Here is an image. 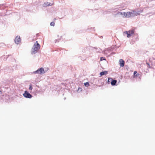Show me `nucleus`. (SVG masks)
Instances as JSON below:
<instances>
[{"label": "nucleus", "instance_id": "f257e3e1", "mask_svg": "<svg viewBox=\"0 0 155 155\" xmlns=\"http://www.w3.org/2000/svg\"><path fill=\"white\" fill-rule=\"evenodd\" d=\"M40 48V45L38 43L37 41H36L33 47H32L31 53V54H33L37 52V51Z\"/></svg>", "mask_w": 155, "mask_h": 155}, {"label": "nucleus", "instance_id": "f03ea898", "mask_svg": "<svg viewBox=\"0 0 155 155\" xmlns=\"http://www.w3.org/2000/svg\"><path fill=\"white\" fill-rule=\"evenodd\" d=\"M45 71L44 68H41L38 69L37 70L33 72V73L34 74H39L41 75L45 73Z\"/></svg>", "mask_w": 155, "mask_h": 155}, {"label": "nucleus", "instance_id": "7ed1b4c3", "mask_svg": "<svg viewBox=\"0 0 155 155\" xmlns=\"http://www.w3.org/2000/svg\"><path fill=\"white\" fill-rule=\"evenodd\" d=\"M23 95L25 97L27 98L30 99L32 97V95L27 91H25L24 93L23 94Z\"/></svg>", "mask_w": 155, "mask_h": 155}, {"label": "nucleus", "instance_id": "20e7f679", "mask_svg": "<svg viewBox=\"0 0 155 155\" xmlns=\"http://www.w3.org/2000/svg\"><path fill=\"white\" fill-rule=\"evenodd\" d=\"M134 30L132 29L131 30H130L128 31H124V33L126 34L127 35V37L129 38L130 37V36L132 34H134Z\"/></svg>", "mask_w": 155, "mask_h": 155}, {"label": "nucleus", "instance_id": "39448f33", "mask_svg": "<svg viewBox=\"0 0 155 155\" xmlns=\"http://www.w3.org/2000/svg\"><path fill=\"white\" fill-rule=\"evenodd\" d=\"M134 12H125V14H124V17H129L131 16H134L135 15H136L134 14Z\"/></svg>", "mask_w": 155, "mask_h": 155}, {"label": "nucleus", "instance_id": "423d86ee", "mask_svg": "<svg viewBox=\"0 0 155 155\" xmlns=\"http://www.w3.org/2000/svg\"><path fill=\"white\" fill-rule=\"evenodd\" d=\"M15 43L17 45H18L21 42V38L20 36H17L15 39Z\"/></svg>", "mask_w": 155, "mask_h": 155}, {"label": "nucleus", "instance_id": "0eeeda50", "mask_svg": "<svg viewBox=\"0 0 155 155\" xmlns=\"http://www.w3.org/2000/svg\"><path fill=\"white\" fill-rule=\"evenodd\" d=\"M119 64L120 67H123L124 65L125 62L122 59H120L119 61Z\"/></svg>", "mask_w": 155, "mask_h": 155}, {"label": "nucleus", "instance_id": "6e6552de", "mask_svg": "<svg viewBox=\"0 0 155 155\" xmlns=\"http://www.w3.org/2000/svg\"><path fill=\"white\" fill-rule=\"evenodd\" d=\"M117 82V80L115 79H112V80L111 82V84L112 86L116 85Z\"/></svg>", "mask_w": 155, "mask_h": 155}, {"label": "nucleus", "instance_id": "1a4fd4ad", "mask_svg": "<svg viewBox=\"0 0 155 155\" xmlns=\"http://www.w3.org/2000/svg\"><path fill=\"white\" fill-rule=\"evenodd\" d=\"M113 49L111 48V47L110 48H108L106 50H105L104 51V52L105 54H107V53L109 51H113Z\"/></svg>", "mask_w": 155, "mask_h": 155}, {"label": "nucleus", "instance_id": "9d476101", "mask_svg": "<svg viewBox=\"0 0 155 155\" xmlns=\"http://www.w3.org/2000/svg\"><path fill=\"white\" fill-rule=\"evenodd\" d=\"M108 74V72L107 71H102L100 73V75L101 76L106 75Z\"/></svg>", "mask_w": 155, "mask_h": 155}, {"label": "nucleus", "instance_id": "9b49d317", "mask_svg": "<svg viewBox=\"0 0 155 155\" xmlns=\"http://www.w3.org/2000/svg\"><path fill=\"white\" fill-rule=\"evenodd\" d=\"M52 4L50 3H48V2H45L43 4V7H46L48 6H51Z\"/></svg>", "mask_w": 155, "mask_h": 155}, {"label": "nucleus", "instance_id": "f8f14e48", "mask_svg": "<svg viewBox=\"0 0 155 155\" xmlns=\"http://www.w3.org/2000/svg\"><path fill=\"white\" fill-rule=\"evenodd\" d=\"M120 46H117L116 45H112L111 46V48L113 49V50H114L116 51L117 48H119Z\"/></svg>", "mask_w": 155, "mask_h": 155}, {"label": "nucleus", "instance_id": "ddd939ff", "mask_svg": "<svg viewBox=\"0 0 155 155\" xmlns=\"http://www.w3.org/2000/svg\"><path fill=\"white\" fill-rule=\"evenodd\" d=\"M124 14H125V12H118L117 13V15H121L123 16V17H124Z\"/></svg>", "mask_w": 155, "mask_h": 155}, {"label": "nucleus", "instance_id": "4468645a", "mask_svg": "<svg viewBox=\"0 0 155 155\" xmlns=\"http://www.w3.org/2000/svg\"><path fill=\"white\" fill-rule=\"evenodd\" d=\"M139 75V74L137 73V71H134V78L137 77Z\"/></svg>", "mask_w": 155, "mask_h": 155}, {"label": "nucleus", "instance_id": "2eb2a0df", "mask_svg": "<svg viewBox=\"0 0 155 155\" xmlns=\"http://www.w3.org/2000/svg\"><path fill=\"white\" fill-rule=\"evenodd\" d=\"M112 80V78H108L107 80V83L108 84H111V82Z\"/></svg>", "mask_w": 155, "mask_h": 155}, {"label": "nucleus", "instance_id": "dca6fc26", "mask_svg": "<svg viewBox=\"0 0 155 155\" xmlns=\"http://www.w3.org/2000/svg\"><path fill=\"white\" fill-rule=\"evenodd\" d=\"M84 85L87 87H89V82H85V83H84Z\"/></svg>", "mask_w": 155, "mask_h": 155}, {"label": "nucleus", "instance_id": "f3484780", "mask_svg": "<svg viewBox=\"0 0 155 155\" xmlns=\"http://www.w3.org/2000/svg\"><path fill=\"white\" fill-rule=\"evenodd\" d=\"M106 60V59L104 57H101V58H100V61H102L103 60Z\"/></svg>", "mask_w": 155, "mask_h": 155}, {"label": "nucleus", "instance_id": "a211bd4d", "mask_svg": "<svg viewBox=\"0 0 155 155\" xmlns=\"http://www.w3.org/2000/svg\"><path fill=\"white\" fill-rule=\"evenodd\" d=\"M50 25L51 26H54L55 25V22L54 21H52L51 22Z\"/></svg>", "mask_w": 155, "mask_h": 155}, {"label": "nucleus", "instance_id": "6ab92c4d", "mask_svg": "<svg viewBox=\"0 0 155 155\" xmlns=\"http://www.w3.org/2000/svg\"><path fill=\"white\" fill-rule=\"evenodd\" d=\"M32 89H33L32 85L31 84H30L29 85V89L30 90H31Z\"/></svg>", "mask_w": 155, "mask_h": 155}, {"label": "nucleus", "instance_id": "aec40b11", "mask_svg": "<svg viewBox=\"0 0 155 155\" xmlns=\"http://www.w3.org/2000/svg\"><path fill=\"white\" fill-rule=\"evenodd\" d=\"M82 90V89L81 88L79 87V88H78L77 91L78 92H80Z\"/></svg>", "mask_w": 155, "mask_h": 155}, {"label": "nucleus", "instance_id": "412c9836", "mask_svg": "<svg viewBox=\"0 0 155 155\" xmlns=\"http://www.w3.org/2000/svg\"><path fill=\"white\" fill-rule=\"evenodd\" d=\"M3 5H1L0 6V9H2L3 8Z\"/></svg>", "mask_w": 155, "mask_h": 155}, {"label": "nucleus", "instance_id": "4be33fe9", "mask_svg": "<svg viewBox=\"0 0 155 155\" xmlns=\"http://www.w3.org/2000/svg\"><path fill=\"white\" fill-rule=\"evenodd\" d=\"M115 54V52H111L110 53V54L112 55H113V54Z\"/></svg>", "mask_w": 155, "mask_h": 155}, {"label": "nucleus", "instance_id": "5701e85b", "mask_svg": "<svg viewBox=\"0 0 155 155\" xmlns=\"http://www.w3.org/2000/svg\"><path fill=\"white\" fill-rule=\"evenodd\" d=\"M59 40L58 39H56L55 40V43H56V42H59Z\"/></svg>", "mask_w": 155, "mask_h": 155}, {"label": "nucleus", "instance_id": "b1692460", "mask_svg": "<svg viewBox=\"0 0 155 155\" xmlns=\"http://www.w3.org/2000/svg\"><path fill=\"white\" fill-rule=\"evenodd\" d=\"M102 51V50L101 49H100V48H99L98 50V51L99 52H101V51Z\"/></svg>", "mask_w": 155, "mask_h": 155}, {"label": "nucleus", "instance_id": "393cba45", "mask_svg": "<svg viewBox=\"0 0 155 155\" xmlns=\"http://www.w3.org/2000/svg\"><path fill=\"white\" fill-rule=\"evenodd\" d=\"M65 15H64L63 17H61V18H60L59 17H58V18H59V19H62V18H64V17L65 16Z\"/></svg>", "mask_w": 155, "mask_h": 155}, {"label": "nucleus", "instance_id": "a878e982", "mask_svg": "<svg viewBox=\"0 0 155 155\" xmlns=\"http://www.w3.org/2000/svg\"><path fill=\"white\" fill-rule=\"evenodd\" d=\"M8 57H6V58L5 59V58H4V60H5V61H6V60H7V58H8Z\"/></svg>", "mask_w": 155, "mask_h": 155}, {"label": "nucleus", "instance_id": "bb28decb", "mask_svg": "<svg viewBox=\"0 0 155 155\" xmlns=\"http://www.w3.org/2000/svg\"><path fill=\"white\" fill-rule=\"evenodd\" d=\"M56 20V18H54L53 19L54 21H55Z\"/></svg>", "mask_w": 155, "mask_h": 155}, {"label": "nucleus", "instance_id": "cd10ccee", "mask_svg": "<svg viewBox=\"0 0 155 155\" xmlns=\"http://www.w3.org/2000/svg\"><path fill=\"white\" fill-rule=\"evenodd\" d=\"M2 92L1 91H0V94H2Z\"/></svg>", "mask_w": 155, "mask_h": 155}, {"label": "nucleus", "instance_id": "c85d7f7f", "mask_svg": "<svg viewBox=\"0 0 155 155\" xmlns=\"http://www.w3.org/2000/svg\"><path fill=\"white\" fill-rule=\"evenodd\" d=\"M147 64L149 66H150V65H149V63H147Z\"/></svg>", "mask_w": 155, "mask_h": 155}, {"label": "nucleus", "instance_id": "c756f323", "mask_svg": "<svg viewBox=\"0 0 155 155\" xmlns=\"http://www.w3.org/2000/svg\"><path fill=\"white\" fill-rule=\"evenodd\" d=\"M11 56V55H8V57H9V56Z\"/></svg>", "mask_w": 155, "mask_h": 155}, {"label": "nucleus", "instance_id": "7c9ffc66", "mask_svg": "<svg viewBox=\"0 0 155 155\" xmlns=\"http://www.w3.org/2000/svg\"><path fill=\"white\" fill-rule=\"evenodd\" d=\"M153 15H154V14H155V12H154L153 13Z\"/></svg>", "mask_w": 155, "mask_h": 155}, {"label": "nucleus", "instance_id": "2f4dec72", "mask_svg": "<svg viewBox=\"0 0 155 155\" xmlns=\"http://www.w3.org/2000/svg\"><path fill=\"white\" fill-rule=\"evenodd\" d=\"M66 99V97H64V100H65Z\"/></svg>", "mask_w": 155, "mask_h": 155}, {"label": "nucleus", "instance_id": "473e14b6", "mask_svg": "<svg viewBox=\"0 0 155 155\" xmlns=\"http://www.w3.org/2000/svg\"><path fill=\"white\" fill-rule=\"evenodd\" d=\"M117 7H117V8H119V6H117Z\"/></svg>", "mask_w": 155, "mask_h": 155}, {"label": "nucleus", "instance_id": "72a5a7b5", "mask_svg": "<svg viewBox=\"0 0 155 155\" xmlns=\"http://www.w3.org/2000/svg\"><path fill=\"white\" fill-rule=\"evenodd\" d=\"M151 13H148V14H150Z\"/></svg>", "mask_w": 155, "mask_h": 155}, {"label": "nucleus", "instance_id": "f704fd0d", "mask_svg": "<svg viewBox=\"0 0 155 155\" xmlns=\"http://www.w3.org/2000/svg\"><path fill=\"white\" fill-rule=\"evenodd\" d=\"M102 36H101V38H102Z\"/></svg>", "mask_w": 155, "mask_h": 155}]
</instances>
